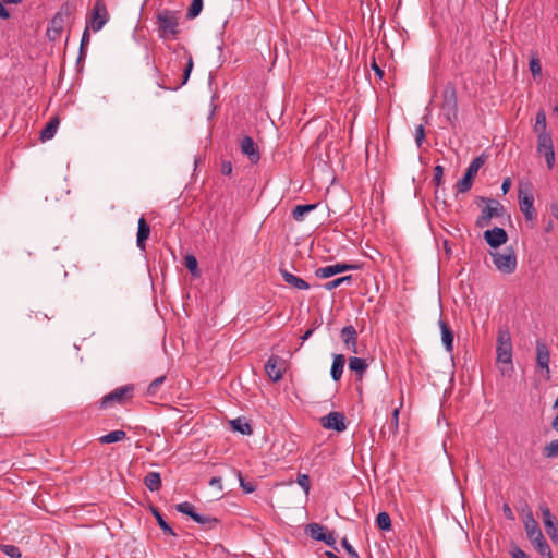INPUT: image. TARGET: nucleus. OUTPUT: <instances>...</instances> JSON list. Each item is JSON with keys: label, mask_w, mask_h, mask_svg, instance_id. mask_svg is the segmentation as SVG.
Returning a JSON list of instances; mask_svg holds the SVG:
<instances>
[{"label": "nucleus", "mask_w": 558, "mask_h": 558, "mask_svg": "<svg viewBox=\"0 0 558 558\" xmlns=\"http://www.w3.org/2000/svg\"><path fill=\"white\" fill-rule=\"evenodd\" d=\"M314 325H315V326H314V328L308 329V330H307V331H305V333L301 337V339H302V343H303L304 341H306L307 339H310V337L313 335V332H314V330H315L316 326H318L319 324L315 323Z\"/></svg>", "instance_id": "680f3d73"}, {"label": "nucleus", "mask_w": 558, "mask_h": 558, "mask_svg": "<svg viewBox=\"0 0 558 558\" xmlns=\"http://www.w3.org/2000/svg\"><path fill=\"white\" fill-rule=\"evenodd\" d=\"M180 13L178 11L162 10L156 15L159 36L162 39H174L180 33Z\"/></svg>", "instance_id": "7ed1b4c3"}, {"label": "nucleus", "mask_w": 558, "mask_h": 558, "mask_svg": "<svg viewBox=\"0 0 558 558\" xmlns=\"http://www.w3.org/2000/svg\"><path fill=\"white\" fill-rule=\"evenodd\" d=\"M375 522H376L377 527L381 531L391 530L390 515L385 511H381L377 514Z\"/></svg>", "instance_id": "c9c22d12"}, {"label": "nucleus", "mask_w": 558, "mask_h": 558, "mask_svg": "<svg viewBox=\"0 0 558 558\" xmlns=\"http://www.w3.org/2000/svg\"><path fill=\"white\" fill-rule=\"evenodd\" d=\"M202 9H203V0H193L187 10L186 17L195 19L201 13Z\"/></svg>", "instance_id": "a19ab883"}, {"label": "nucleus", "mask_w": 558, "mask_h": 558, "mask_svg": "<svg viewBox=\"0 0 558 558\" xmlns=\"http://www.w3.org/2000/svg\"><path fill=\"white\" fill-rule=\"evenodd\" d=\"M485 158L483 155L474 158L465 170L464 175L456 185L458 193H466L473 185V180L477 174L480 168L484 165Z\"/></svg>", "instance_id": "423d86ee"}, {"label": "nucleus", "mask_w": 558, "mask_h": 558, "mask_svg": "<svg viewBox=\"0 0 558 558\" xmlns=\"http://www.w3.org/2000/svg\"><path fill=\"white\" fill-rule=\"evenodd\" d=\"M320 542H324L326 545L333 547L336 550H338V548L336 546L335 532H329V533L325 532L324 538Z\"/></svg>", "instance_id": "603ef678"}, {"label": "nucleus", "mask_w": 558, "mask_h": 558, "mask_svg": "<svg viewBox=\"0 0 558 558\" xmlns=\"http://www.w3.org/2000/svg\"><path fill=\"white\" fill-rule=\"evenodd\" d=\"M150 234V227L144 217L138 219L136 245L140 250H146V241Z\"/></svg>", "instance_id": "412c9836"}, {"label": "nucleus", "mask_w": 558, "mask_h": 558, "mask_svg": "<svg viewBox=\"0 0 558 558\" xmlns=\"http://www.w3.org/2000/svg\"><path fill=\"white\" fill-rule=\"evenodd\" d=\"M192 69H193V58H192V56H189L186 65L183 71L182 82L174 87H166L162 83H158V86L161 88H165V89L178 90L181 86H183L187 83L191 72H192Z\"/></svg>", "instance_id": "c85d7f7f"}, {"label": "nucleus", "mask_w": 558, "mask_h": 558, "mask_svg": "<svg viewBox=\"0 0 558 558\" xmlns=\"http://www.w3.org/2000/svg\"><path fill=\"white\" fill-rule=\"evenodd\" d=\"M475 203L477 205L486 203L487 205L482 209V211L490 218L502 216L504 206L496 199L478 196Z\"/></svg>", "instance_id": "f3484780"}, {"label": "nucleus", "mask_w": 558, "mask_h": 558, "mask_svg": "<svg viewBox=\"0 0 558 558\" xmlns=\"http://www.w3.org/2000/svg\"><path fill=\"white\" fill-rule=\"evenodd\" d=\"M492 218L488 217L487 215H485L483 211L482 214L477 217L476 219V226L478 228H484V227H487L490 222Z\"/></svg>", "instance_id": "864d4df0"}, {"label": "nucleus", "mask_w": 558, "mask_h": 558, "mask_svg": "<svg viewBox=\"0 0 558 558\" xmlns=\"http://www.w3.org/2000/svg\"><path fill=\"white\" fill-rule=\"evenodd\" d=\"M185 266L192 274H195L197 270V259L193 255L186 256Z\"/></svg>", "instance_id": "3c124183"}, {"label": "nucleus", "mask_w": 558, "mask_h": 558, "mask_svg": "<svg viewBox=\"0 0 558 558\" xmlns=\"http://www.w3.org/2000/svg\"><path fill=\"white\" fill-rule=\"evenodd\" d=\"M539 510L542 512L544 526L546 530V533L550 537V539L555 543L558 542V522L554 521V517L547 507L546 504H542L539 506Z\"/></svg>", "instance_id": "ddd939ff"}, {"label": "nucleus", "mask_w": 558, "mask_h": 558, "mask_svg": "<svg viewBox=\"0 0 558 558\" xmlns=\"http://www.w3.org/2000/svg\"><path fill=\"white\" fill-rule=\"evenodd\" d=\"M442 177H444V167L437 165L434 168V178H433V182L435 183L436 186H439L442 183Z\"/></svg>", "instance_id": "09e8293b"}, {"label": "nucleus", "mask_w": 558, "mask_h": 558, "mask_svg": "<svg viewBox=\"0 0 558 558\" xmlns=\"http://www.w3.org/2000/svg\"><path fill=\"white\" fill-rule=\"evenodd\" d=\"M352 281V276H343V277H340V278H337L335 280H331V281H328L324 284V288L328 291H331L336 288H338L339 286H341L342 283H351Z\"/></svg>", "instance_id": "ea45409f"}, {"label": "nucleus", "mask_w": 558, "mask_h": 558, "mask_svg": "<svg viewBox=\"0 0 558 558\" xmlns=\"http://www.w3.org/2000/svg\"><path fill=\"white\" fill-rule=\"evenodd\" d=\"M496 353L497 363L502 364L500 367L501 374H508L513 369V366L511 335L507 328H500L498 330Z\"/></svg>", "instance_id": "f257e3e1"}, {"label": "nucleus", "mask_w": 558, "mask_h": 558, "mask_svg": "<svg viewBox=\"0 0 558 558\" xmlns=\"http://www.w3.org/2000/svg\"><path fill=\"white\" fill-rule=\"evenodd\" d=\"M484 239L490 247L497 248L508 241V234L505 229L494 227L493 229L484 232Z\"/></svg>", "instance_id": "4468645a"}, {"label": "nucleus", "mask_w": 558, "mask_h": 558, "mask_svg": "<svg viewBox=\"0 0 558 558\" xmlns=\"http://www.w3.org/2000/svg\"><path fill=\"white\" fill-rule=\"evenodd\" d=\"M145 486L150 492H157L161 487V477L158 472H149L144 478Z\"/></svg>", "instance_id": "cd10ccee"}, {"label": "nucleus", "mask_w": 558, "mask_h": 558, "mask_svg": "<svg viewBox=\"0 0 558 558\" xmlns=\"http://www.w3.org/2000/svg\"><path fill=\"white\" fill-rule=\"evenodd\" d=\"M59 123L60 122H59L58 118L51 119L47 123V125L41 130V132H40V140L43 142L51 140L54 136V134H56V132L58 130Z\"/></svg>", "instance_id": "bb28decb"}, {"label": "nucleus", "mask_w": 558, "mask_h": 558, "mask_svg": "<svg viewBox=\"0 0 558 558\" xmlns=\"http://www.w3.org/2000/svg\"><path fill=\"white\" fill-rule=\"evenodd\" d=\"M317 207V204H304L296 205L292 210V217L296 221H302L304 216L313 211Z\"/></svg>", "instance_id": "c756f323"}, {"label": "nucleus", "mask_w": 558, "mask_h": 558, "mask_svg": "<svg viewBox=\"0 0 558 558\" xmlns=\"http://www.w3.org/2000/svg\"><path fill=\"white\" fill-rule=\"evenodd\" d=\"M220 172L225 175H230L232 173V163L229 160H223L220 165Z\"/></svg>", "instance_id": "5fc2aeb1"}, {"label": "nucleus", "mask_w": 558, "mask_h": 558, "mask_svg": "<svg viewBox=\"0 0 558 558\" xmlns=\"http://www.w3.org/2000/svg\"><path fill=\"white\" fill-rule=\"evenodd\" d=\"M175 509L178 512L189 515L192 519V515L195 514V508L192 504L184 501L181 504H178L175 506Z\"/></svg>", "instance_id": "c03bdc74"}, {"label": "nucleus", "mask_w": 558, "mask_h": 558, "mask_svg": "<svg viewBox=\"0 0 558 558\" xmlns=\"http://www.w3.org/2000/svg\"><path fill=\"white\" fill-rule=\"evenodd\" d=\"M524 529L527 535V538L537 549V551L547 558H553L551 550L549 545L547 544L537 521L534 519L531 510L524 515L523 519Z\"/></svg>", "instance_id": "f03ea898"}, {"label": "nucleus", "mask_w": 558, "mask_h": 558, "mask_svg": "<svg viewBox=\"0 0 558 558\" xmlns=\"http://www.w3.org/2000/svg\"><path fill=\"white\" fill-rule=\"evenodd\" d=\"M494 265L504 274H512L517 268V257L512 248L507 253H492Z\"/></svg>", "instance_id": "1a4fd4ad"}, {"label": "nucleus", "mask_w": 558, "mask_h": 558, "mask_svg": "<svg viewBox=\"0 0 558 558\" xmlns=\"http://www.w3.org/2000/svg\"><path fill=\"white\" fill-rule=\"evenodd\" d=\"M438 325L441 331V341L446 351L452 352L454 339L453 331L451 330L449 325L442 319H439Z\"/></svg>", "instance_id": "4be33fe9"}, {"label": "nucleus", "mask_w": 558, "mask_h": 558, "mask_svg": "<svg viewBox=\"0 0 558 558\" xmlns=\"http://www.w3.org/2000/svg\"><path fill=\"white\" fill-rule=\"evenodd\" d=\"M534 197L529 186L519 189V206L523 213L526 221H534L536 219V210L534 208Z\"/></svg>", "instance_id": "9d476101"}, {"label": "nucleus", "mask_w": 558, "mask_h": 558, "mask_svg": "<svg viewBox=\"0 0 558 558\" xmlns=\"http://www.w3.org/2000/svg\"><path fill=\"white\" fill-rule=\"evenodd\" d=\"M502 512H504V514H505V517L507 519H509V520H513L514 519L513 512H512L511 508L507 504H505L502 506Z\"/></svg>", "instance_id": "bf43d9fd"}, {"label": "nucleus", "mask_w": 558, "mask_h": 558, "mask_svg": "<svg viewBox=\"0 0 558 558\" xmlns=\"http://www.w3.org/2000/svg\"><path fill=\"white\" fill-rule=\"evenodd\" d=\"M322 426L326 429L343 432L347 428L345 415L342 412L332 411L320 418Z\"/></svg>", "instance_id": "9b49d317"}, {"label": "nucleus", "mask_w": 558, "mask_h": 558, "mask_svg": "<svg viewBox=\"0 0 558 558\" xmlns=\"http://www.w3.org/2000/svg\"><path fill=\"white\" fill-rule=\"evenodd\" d=\"M280 274L289 286L298 289V290H307L310 288V284L303 280L302 278L294 276L293 274L289 272L287 269H280Z\"/></svg>", "instance_id": "5701e85b"}, {"label": "nucleus", "mask_w": 558, "mask_h": 558, "mask_svg": "<svg viewBox=\"0 0 558 558\" xmlns=\"http://www.w3.org/2000/svg\"><path fill=\"white\" fill-rule=\"evenodd\" d=\"M341 545L345 549L347 554L350 558H360L359 553L354 549V547L349 543L347 537L341 539Z\"/></svg>", "instance_id": "de8ad7c7"}, {"label": "nucleus", "mask_w": 558, "mask_h": 558, "mask_svg": "<svg viewBox=\"0 0 558 558\" xmlns=\"http://www.w3.org/2000/svg\"><path fill=\"white\" fill-rule=\"evenodd\" d=\"M415 143L418 147L422 146L424 140H425V129H424V125L420 124L416 126L415 129Z\"/></svg>", "instance_id": "8fccbe9b"}, {"label": "nucleus", "mask_w": 558, "mask_h": 558, "mask_svg": "<svg viewBox=\"0 0 558 558\" xmlns=\"http://www.w3.org/2000/svg\"><path fill=\"white\" fill-rule=\"evenodd\" d=\"M536 134V153L543 156L548 170H553L556 163V155L554 148L553 133L550 130L535 132Z\"/></svg>", "instance_id": "39448f33"}, {"label": "nucleus", "mask_w": 558, "mask_h": 558, "mask_svg": "<svg viewBox=\"0 0 558 558\" xmlns=\"http://www.w3.org/2000/svg\"><path fill=\"white\" fill-rule=\"evenodd\" d=\"M280 361L281 359L279 356L271 355L265 364L267 376L275 383L281 380L283 376L282 369L279 367Z\"/></svg>", "instance_id": "aec40b11"}, {"label": "nucleus", "mask_w": 558, "mask_h": 558, "mask_svg": "<svg viewBox=\"0 0 558 558\" xmlns=\"http://www.w3.org/2000/svg\"><path fill=\"white\" fill-rule=\"evenodd\" d=\"M126 438V433L122 429L112 430L99 438L101 444H112L124 440Z\"/></svg>", "instance_id": "7c9ffc66"}, {"label": "nucleus", "mask_w": 558, "mask_h": 558, "mask_svg": "<svg viewBox=\"0 0 558 558\" xmlns=\"http://www.w3.org/2000/svg\"><path fill=\"white\" fill-rule=\"evenodd\" d=\"M549 361L550 353L547 344L543 340L536 341V363L537 366L542 369L546 371V374H549Z\"/></svg>", "instance_id": "a211bd4d"}, {"label": "nucleus", "mask_w": 558, "mask_h": 558, "mask_svg": "<svg viewBox=\"0 0 558 558\" xmlns=\"http://www.w3.org/2000/svg\"><path fill=\"white\" fill-rule=\"evenodd\" d=\"M209 485L210 486H215V487H218L219 490H222L223 487H222V481H221V477H218V476H214L210 478L209 481Z\"/></svg>", "instance_id": "4d7b16f0"}, {"label": "nucleus", "mask_w": 558, "mask_h": 558, "mask_svg": "<svg viewBox=\"0 0 558 558\" xmlns=\"http://www.w3.org/2000/svg\"><path fill=\"white\" fill-rule=\"evenodd\" d=\"M344 364H345V357L343 354H335L333 355L331 369H330V376L335 381L340 380L342 373H343Z\"/></svg>", "instance_id": "b1692460"}, {"label": "nucleus", "mask_w": 558, "mask_h": 558, "mask_svg": "<svg viewBox=\"0 0 558 558\" xmlns=\"http://www.w3.org/2000/svg\"><path fill=\"white\" fill-rule=\"evenodd\" d=\"M234 474L238 476L240 486L243 489L244 493H253L256 489V486L252 482H245L242 473L240 471L233 470Z\"/></svg>", "instance_id": "79ce46f5"}, {"label": "nucleus", "mask_w": 558, "mask_h": 558, "mask_svg": "<svg viewBox=\"0 0 558 558\" xmlns=\"http://www.w3.org/2000/svg\"><path fill=\"white\" fill-rule=\"evenodd\" d=\"M551 427L558 433V414L554 417L551 422Z\"/></svg>", "instance_id": "338daca9"}, {"label": "nucleus", "mask_w": 558, "mask_h": 558, "mask_svg": "<svg viewBox=\"0 0 558 558\" xmlns=\"http://www.w3.org/2000/svg\"><path fill=\"white\" fill-rule=\"evenodd\" d=\"M135 387L133 384H128L116 388L111 392L105 395L99 401V409L105 410L112 408L116 404L124 405L134 397Z\"/></svg>", "instance_id": "20e7f679"}, {"label": "nucleus", "mask_w": 558, "mask_h": 558, "mask_svg": "<svg viewBox=\"0 0 558 558\" xmlns=\"http://www.w3.org/2000/svg\"><path fill=\"white\" fill-rule=\"evenodd\" d=\"M340 337L347 350L357 353V332L354 326H344L341 329Z\"/></svg>", "instance_id": "dca6fc26"}, {"label": "nucleus", "mask_w": 558, "mask_h": 558, "mask_svg": "<svg viewBox=\"0 0 558 558\" xmlns=\"http://www.w3.org/2000/svg\"><path fill=\"white\" fill-rule=\"evenodd\" d=\"M0 550L11 558H21L22 554L17 546L11 544H0Z\"/></svg>", "instance_id": "58836bf2"}, {"label": "nucleus", "mask_w": 558, "mask_h": 558, "mask_svg": "<svg viewBox=\"0 0 558 558\" xmlns=\"http://www.w3.org/2000/svg\"><path fill=\"white\" fill-rule=\"evenodd\" d=\"M64 24L62 13H57L49 23L46 35L50 41H56L60 38Z\"/></svg>", "instance_id": "6ab92c4d"}, {"label": "nucleus", "mask_w": 558, "mask_h": 558, "mask_svg": "<svg viewBox=\"0 0 558 558\" xmlns=\"http://www.w3.org/2000/svg\"><path fill=\"white\" fill-rule=\"evenodd\" d=\"M512 558H530L520 547L514 546L511 549Z\"/></svg>", "instance_id": "6e6d98bb"}, {"label": "nucleus", "mask_w": 558, "mask_h": 558, "mask_svg": "<svg viewBox=\"0 0 558 558\" xmlns=\"http://www.w3.org/2000/svg\"><path fill=\"white\" fill-rule=\"evenodd\" d=\"M543 453L546 458H556L558 456V439L546 445L543 449Z\"/></svg>", "instance_id": "37998d69"}, {"label": "nucleus", "mask_w": 558, "mask_h": 558, "mask_svg": "<svg viewBox=\"0 0 558 558\" xmlns=\"http://www.w3.org/2000/svg\"><path fill=\"white\" fill-rule=\"evenodd\" d=\"M192 520L203 526L208 527V529L216 526L218 523V520L216 518L210 517V515L201 514L197 512H195V514L192 515Z\"/></svg>", "instance_id": "473e14b6"}, {"label": "nucleus", "mask_w": 558, "mask_h": 558, "mask_svg": "<svg viewBox=\"0 0 558 558\" xmlns=\"http://www.w3.org/2000/svg\"><path fill=\"white\" fill-rule=\"evenodd\" d=\"M441 114L450 125H454L458 119V101L454 88L445 90Z\"/></svg>", "instance_id": "0eeeda50"}, {"label": "nucleus", "mask_w": 558, "mask_h": 558, "mask_svg": "<svg viewBox=\"0 0 558 558\" xmlns=\"http://www.w3.org/2000/svg\"><path fill=\"white\" fill-rule=\"evenodd\" d=\"M510 186H511V181H510V179H509V178L505 179V180H504V182H502V184H501V191H502V193H504V194H507V193H508V191H509V189H510Z\"/></svg>", "instance_id": "052dcab7"}, {"label": "nucleus", "mask_w": 558, "mask_h": 558, "mask_svg": "<svg viewBox=\"0 0 558 558\" xmlns=\"http://www.w3.org/2000/svg\"><path fill=\"white\" fill-rule=\"evenodd\" d=\"M89 28L90 27L88 25H86V28L84 29L83 35H82L81 45H80V53H78V59H77L78 62L86 58V48L90 40Z\"/></svg>", "instance_id": "f704fd0d"}, {"label": "nucleus", "mask_w": 558, "mask_h": 558, "mask_svg": "<svg viewBox=\"0 0 558 558\" xmlns=\"http://www.w3.org/2000/svg\"><path fill=\"white\" fill-rule=\"evenodd\" d=\"M546 130H548L547 121H546V113H545L544 109H541L537 111V113L535 116L533 132L535 133V132L546 131Z\"/></svg>", "instance_id": "e433bc0d"}, {"label": "nucleus", "mask_w": 558, "mask_h": 558, "mask_svg": "<svg viewBox=\"0 0 558 558\" xmlns=\"http://www.w3.org/2000/svg\"><path fill=\"white\" fill-rule=\"evenodd\" d=\"M296 483L304 489L305 494H308L311 488L310 476L307 474H298Z\"/></svg>", "instance_id": "a18cd8bd"}, {"label": "nucleus", "mask_w": 558, "mask_h": 558, "mask_svg": "<svg viewBox=\"0 0 558 558\" xmlns=\"http://www.w3.org/2000/svg\"><path fill=\"white\" fill-rule=\"evenodd\" d=\"M349 368L359 376V379H362L368 364L365 359L353 356L349 359Z\"/></svg>", "instance_id": "393cba45"}, {"label": "nucleus", "mask_w": 558, "mask_h": 558, "mask_svg": "<svg viewBox=\"0 0 558 558\" xmlns=\"http://www.w3.org/2000/svg\"><path fill=\"white\" fill-rule=\"evenodd\" d=\"M359 268H360V266L356 264L338 263L335 265H328V266L320 267V268L316 269L315 275L318 278L326 279V278H330L335 275H338L340 272L359 269Z\"/></svg>", "instance_id": "f8f14e48"}, {"label": "nucleus", "mask_w": 558, "mask_h": 558, "mask_svg": "<svg viewBox=\"0 0 558 558\" xmlns=\"http://www.w3.org/2000/svg\"><path fill=\"white\" fill-rule=\"evenodd\" d=\"M550 211H551V215L557 219L558 221V202H553L550 204Z\"/></svg>", "instance_id": "e2e57ef3"}, {"label": "nucleus", "mask_w": 558, "mask_h": 558, "mask_svg": "<svg viewBox=\"0 0 558 558\" xmlns=\"http://www.w3.org/2000/svg\"><path fill=\"white\" fill-rule=\"evenodd\" d=\"M151 513L154 514L155 519L157 520V523L159 527L169 535H175L172 527L165 521L162 514L157 508H151Z\"/></svg>", "instance_id": "4c0bfd02"}, {"label": "nucleus", "mask_w": 558, "mask_h": 558, "mask_svg": "<svg viewBox=\"0 0 558 558\" xmlns=\"http://www.w3.org/2000/svg\"><path fill=\"white\" fill-rule=\"evenodd\" d=\"M166 379H167V377L165 375L159 376L156 379H154L147 387L146 395L148 397H156L159 393L160 388L165 384Z\"/></svg>", "instance_id": "72a5a7b5"}, {"label": "nucleus", "mask_w": 558, "mask_h": 558, "mask_svg": "<svg viewBox=\"0 0 558 558\" xmlns=\"http://www.w3.org/2000/svg\"><path fill=\"white\" fill-rule=\"evenodd\" d=\"M325 526L319 523H310L306 525V533L315 541H322L325 535Z\"/></svg>", "instance_id": "2f4dec72"}, {"label": "nucleus", "mask_w": 558, "mask_h": 558, "mask_svg": "<svg viewBox=\"0 0 558 558\" xmlns=\"http://www.w3.org/2000/svg\"><path fill=\"white\" fill-rule=\"evenodd\" d=\"M372 70L375 72V74L379 77V78H383L384 76V71L383 69L376 63V61L374 60L372 65H371Z\"/></svg>", "instance_id": "13d9d810"}, {"label": "nucleus", "mask_w": 558, "mask_h": 558, "mask_svg": "<svg viewBox=\"0 0 558 558\" xmlns=\"http://www.w3.org/2000/svg\"><path fill=\"white\" fill-rule=\"evenodd\" d=\"M0 17L4 19V20L10 17L9 11L5 9V7L1 2H0Z\"/></svg>", "instance_id": "0e129e2a"}, {"label": "nucleus", "mask_w": 558, "mask_h": 558, "mask_svg": "<svg viewBox=\"0 0 558 558\" xmlns=\"http://www.w3.org/2000/svg\"><path fill=\"white\" fill-rule=\"evenodd\" d=\"M530 71L533 77L539 76L542 74V65L538 58H532L530 60Z\"/></svg>", "instance_id": "49530a36"}, {"label": "nucleus", "mask_w": 558, "mask_h": 558, "mask_svg": "<svg viewBox=\"0 0 558 558\" xmlns=\"http://www.w3.org/2000/svg\"><path fill=\"white\" fill-rule=\"evenodd\" d=\"M230 424L234 432H239L242 435H251L253 433L251 424L244 417H236Z\"/></svg>", "instance_id": "a878e982"}, {"label": "nucleus", "mask_w": 558, "mask_h": 558, "mask_svg": "<svg viewBox=\"0 0 558 558\" xmlns=\"http://www.w3.org/2000/svg\"><path fill=\"white\" fill-rule=\"evenodd\" d=\"M325 555L327 558H340L336 554H333L332 551H329V550H326Z\"/></svg>", "instance_id": "774afa93"}, {"label": "nucleus", "mask_w": 558, "mask_h": 558, "mask_svg": "<svg viewBox=\"0 0 558 558\" xmlns=\"http://www.w3.org/2000/svg\"><path fill=\"white\" fill-rule=\"evenodd\" d=\"M398 415H399V410L395 409L393 410V422H392V425H393L395 429L398 428Z\"/></svg>", "instance_id": "69168bd1"}, {"label": "nucleus", "mask_w": 558, "mask_h": 558, "mask_svg": "<svg viewBox=\"0 0 558 558\" xmlns=\"http://www.w3.org/2000/svg\"><path fill=\"white\" fill-rule=\"evenodd\" d=\"M240 149L252 163L255 165L260 160L259 149L251 136L246 135L240 141Z\"/></svg>", "instance_id": "2eb2a0df"}, {"label": "nucleus", "mask_w": 558, "mask_h": 558, "mask_svg": "<svg viewBox=\"0 0 558 558\" xmlns=\"http://www.w3.org/2000/svg\"><path fill=\"white\" fill-rule=\"evenodd\" d=\"M109 20V13L104 0H96L87 19V25L94 31H100Z\"/></svg>", "instance_id": "6e6552de"}]
</instances>
